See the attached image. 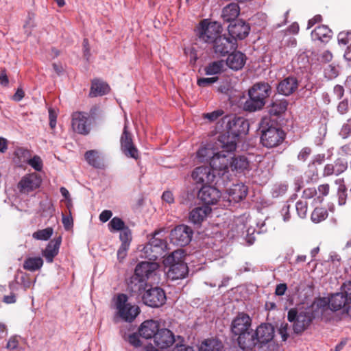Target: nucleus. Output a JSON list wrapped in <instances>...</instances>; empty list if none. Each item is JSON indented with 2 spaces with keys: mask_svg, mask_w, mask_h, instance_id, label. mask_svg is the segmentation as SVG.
Returning <instances> with one entry per match:
<instances>
[{
  "mask_svg": "<svg viewBox=\"0 0 351 351\" xmlns=\"http://www.w3.org/2000/svg\"><path fill=\"white\" fill-rule=\"evenodd\" d=\"M217 128L221 133L219 137V146L227 151L234 152L237 148L238 137L247 134L249 124L244 118L232 114L223 117L218 123Z\"/></svg>",
  "mask_w": 351,
  "mask_h": 351,
  "instance_id": "1",
  "label": "nucleus"
},
{
  "mask_svg": "<svg viewBox=\"0 0 351 351\" xmlns=\"http://www.w3.org/2000/svg\"><path fill=\"white\" fill-rule=\"evenodd\" d=\"M159 265L156 262H141L136 266L134 274L130 278L128 289L135 295H141L149 287L148 280L154 278Z\"/></svg>",
  "mask_w": 351,
  "mask_h": 351,
  "instance_id": "2",
  "label": "nucleus"
},
{
  "mask_svg": "<svg viewBox=\"0 0 351 351\" xmlns=\"http://www.w3.org/2000/svg\"><path fill=\"white\" fill-rule=\"evenodd\" d=\"M274 337V328L270 324H262L254 331L250 337V341L245 350L252 351H271L269 343Z\"/></svg>",
  "mask_w": 351,
  "mask_h": 351,
  "instance_id": "3",
  "label": "nucleus"
},
{
  "mask_svg": "<svg viewBox=\"0 0 351 351\" xmlns=\"http://www.w3.org/2000/svg\"><path fill=\"white\" fill-rule=\"evenodd\" d=\"M251 325L250 317L244 313H239L231 323V332L234 336L238 337V344L243 350H245L247 346L251 342L249 340L252 331Z\"/></svg>",
  "mask_w": 351,
  "mask_h": 351,
  "instance_id": "4",
  "label": "nucleus"
},
{
  "mask_svg": "<svg viewBox=\"0 0 351 351\" xmlns=\"http://www.w3.org/2000/svg\"><path fill=\"white\" fill-rule=\"evenodd\" d=\"M261 142L264 147L273 148L280 145L285 138V132L267 119L262 120L260 125Z\"/></svg>",
  "mask_w": 351,
  "mask_h": 351,
  "instance_id": "5",
  "label": "nucleus"
},
{
  "mask_svg": "<svg viewBox=\"0 0 351 351\" xmlns=\"http://www.w3.org/2000/svg\"><path fill=\"white\" fill-rule=\"evenodd\" d=\"M163 263L166 267H169L167 274L171 280L184 278L188 274V267L184 262L182 250L173 251L165 257Z\"/></svg>",
  "mask_w": 351,
  "mask_h": 351,
  "instance_id": "6",
  "label": "nucleus"
},
{
  "mask_svg": "<svg viewBox=\"0 0 351 351\" xmlns=\"http://www.w3.org/2000/svg\"><path fill=\"white\" fill-rule=\"evenodd\" d=\"M328 306L333 311L343 309L351 315V283L344 282L341 287V291L330 296Z\"/></svg>",
  "mask_w": 351,
  "mask_h": 351,
  "instance_id": "7",
  "label": "nucleus"
},
{
  "mask_svg": "<svg viewBox=\"0 0 351 351\" xmlns=\"http://www.w3.org/2000/svg\"><path fill=\"white\" fill-rule=\"evenodd\" d=\"M221 149V152L213 154L210 158V167L216 177L226 176L228 178L230 158L233 152L227 151L226 149L223 148Z\"/></svg>",
  "mask_w": 351,
  "mask_h": 351,
  "instance_id": "8",
  "label": "nucleus"
},
{
  "mask_svg": "<svg viewBox=\"0 0 351 351\" xmlns=\"http://www.w3.org/2000/svg\"><path fill=\"white\" fill-rule=\"evenodd\" d=\"M222 27L217 21H210L208 19L201 21L196 29V34L200 41L206 43H213L221 34Z\"/></svg>",
  "mask_w": 351,
  "mask_h": 351,
  "instance_id": "9",
  "label": "nucleus"
},
{
  "mask_svg": "<svg viewBox=\"0 0 351 351\" xmlns=\"http://www.w3.org/2000/svg\"><path fill=\"white\" fill-rule=\"evenodd\" d=\"M125 294H119L116 298L115 306L119 316L125 322H132L139 314V308L128 302Z\"/></svg>",
  "mask_w": 351,
  "mask_h": 351,
  "instance_id": "10",
  "label": "nucleus"
},
{
  "mask_svg": "<svg viewBox=\"0 0 351 351\" xmlns=\"http://www.w3.org/2000/svg\"><path fill=\"white\" fill-rule=\"evenodd\" d=\"M142 299L145 305L153 308H158L165 303L167 298L165 291L161 288L148 287L142 295Z\"/></svg>",
  "mask_w": 351,
  "mask_h": 351,
  "instance_id": "11",
  "label": "nucleus"
},
{
  "mask_svg": "<svg viewBox=\"0 0 351 351\" xmlns=\"http://www.w3.org/2000/svg\"><path fill=\"white\" fill-rule=\"evenodd\" d=\"M121 149L127 156L134 159L138 158V149L134 146L132 134L128 132V120L125 117L123 131L120 138Z\"/></svg>",
  "mask_w": 351,
  "mask_h": 351,
  "instance_id": "12",
  "label": "nucleus"
},
{
  "mask_svg": "<svg viewBox=\"0 0 351 351\" xmlns=\"http://www.w3.org/2000/svg\"><path fill=\"white\" fill-rule=\"evenodd\" d=\"M42 178L36 173L23 176L18 183V189L23 194H29L38 190L42 184Z\"/></svg>",
  "mask_w": 351,
  "mask_h": 351,
  "instance_id": "13",
  "label": "nucleus"
},
{
  "mask_svg": "<svg viewBox=\"0 0 351 351\" xmlns=\"http://www.w3.org/2000/svg\"><path fill=\"white\" fill-rule=\"evenodd\" d=\"M193 235L192 229L186 225H179L171 230L170 234L171 241L180 246H185L191 241Z\"/></svg>",
  "mask_w": 351,
  "mask_h": 351,
  "instance_id": "14",
  "label": "nucleus"
},
{
  "mask_svg": "<svg viewBox=\"0 0 351 351\" xmlns=\"http://www.w3.org/2000/svg\"><path fill=\"white\" fill-rule=\"evenodd\" d=\"M72 128L81 134H88L90 132L89 116L86 112H75L72 114Z\"/></svg>",
  "mask_w": 351,
  "mask_h": 351,
  "instance_id": "15",
  "label": "nucleus"
},
{
  "mask_svg": "<svg viewBox=\"0 0 351 351\" xmlns=\"http://www.w3.org/2000/svg\"><path fill=\"white\" fill-rule=\"evenodd\" d=\"M213 43L215 53L221 56H225L237 47V43L233 39L221 34Z\"/></svg>",
  "mask_w": 351,
  "mask_h": 351,
  "instance_id": "16",
  "label": "nucleus"
},
{
  "mask_svg": "<svg viewBox=\"0 0 351 351\" xmlns=\"http://www.w3.org/2000/svg\"><path fill=\"white\" fill-rule=\"evenodd\" d=\"M193 179L199 184H208L215 181L217 178L210 167L201 166L196 167L192 172Z\"/></svg>",
  "mask_w": 351,
  "mask_h": 351,
  "instance_id": "17",
  "label": "nucleus"
},
{
  "mask_svg": "<svg viewBox=\"0 0 351 351\" xmlns=\"http://www.w3.org/2000/svg\"><path fill=\"white\" fill-rule=\"evenodd\" d=\"M175 336L173 332L167 328L158 330L155 334L154 341L158 349H165L170 347L175 342Z\"/></svg>",
  "mask_w": 351,
  "mask_h": 351,
  "instance_id": "18",
  "label": "nucleus"
},
{
  "mask_svg": "<svg viewBox=\"0 0 351 351\" xmlns=\"http://www.w3.org/2000/svg\"><path fill=\"white\" fill-rule=\"evenodd\" d=\"M220 197V191L210 186L204 185L198 192V198L207 205L217 204Z\"/></svg>",
  "mask_w": 351,
  "mask_h": 351,
  "instance_id": "19",
  "label": "nucleus"
},
{
  "mask_svg": "<svg viewBox=\"0 0 351 351\" xmlns=\"http://www.w3.org/2000/svg\"><path fill=\"white\" fill-rule=\"evenodd\" d=\"M250 30L249 25L243 21H238L228 26V33L234 42L237 39H244L249 34Z\"/></svg>",
  "mask_w": 351,
  "mask_h": 351,
  "instance_id": "20",
  "label": "nucleus"
},
{
  "mask_svg": "<svg viewBox=\"0 0 351 351\" xmlns=\"http://www.w3.org/2000/svg\"><path fill=\"white\" fill-rule=\"evenodd\" d=\"M348 168V162L343 158H337L334 163L325 165L323 176L324 177L330 176H339L343 173Z\"/></svg>",
  "mask_w": 351,
  "mask_h": 351,
  "instance_id": "21",
  "label": "nucleus"
},
{
  "mask_svg": "<svg viewBox=\"0 0 351 351\" xmlns=\"http://www.w3.org/2000/svg\"><path fill=\"white\" fill-rule=\"evenodd\" d=\"M119 239L121 244L117 250V258L121 261L126 257L132 241V232L129 228L120 232Z\"/></svg>",
  "mask_w": 351,
  "mask_h": 351,
  "instance_id": "22",
  "label": "nucleus"
},
{
  "mask_svg": "<svg viewBox=\"0 0 351 351\" xmlns=\"http://www.w3.org/2000/svg\"><path fill=\"white\" fill-rule=\"evenodd\" d=\"M247 194V187L242 183L233 184L228 190V200L230 202H239Z\"/></svg>",
  "mask_w": 351,
  "mask_h": 351,
  "instance_id": "23",
  "label": "nucleus"
},
{
  "mask_svg": "<svg viewBox=\"0 0 351 351\" xmlns=\"http://www.w3.org/2000/svg\"><path fill=\"white\" fill-rule=\"evenodd\" d=\"M298 80L293 77H288L278 84L277 90L279 94L289 96L298 88Z\"/></svg>",
  "mask_w": 351,
  "mask_h": 351,
  "instance_id": "24",
  "label": "nucleus"
},
{
  "mask_svg": "<svg viewBox=\"0 0 351 351\" xmlns=\"http://www.w3.org/2000/svg\"><path fill=\"white\" fill-rule=\"evenodd\" d=\"M245 55L240 51L232 52L227 58L226 65L232 70L238 71L245 65Z\"/></svg>",
  "mask_w": 351,
  "mask_h": 351,
  "instance_id": "25",
  "label": "nucleus"
},
{
  "mask_svg": "<svg viewBox=\"0 0 351 351\" xmlns=\"http://www.w3.org/2000/svg\"><path fill=\"white\" fill-rule=\"evenodd\" d=\"M159 330V323L154 320H147L142 323L139 334L145 339L154 338L155 334Z\"/></svg>",
  "mask_w": 351,
  "mask_h": 351,
  "instance_id": "26",
  "label": "nucleus"
},
{
  "mask_svg": "<svg viewBox=\"0 0 351 351\" xmlns=\"http://www.w3.org/2000/svg\"><path fill=\"white\" fill-rule=\"evenodd\" d=\"M211 213V208L204 205L193 208L189 214V220L194 224H200Z\"/></svg>",
  "mask_w": 351,
  "mask_h": 351,
  "instance_id": "27",
  "label": "nucleus"
},
{
  "mask_svg": "<svg viewBox=\"0 0 351 351\" xmlns=\"http://www.w3.org/2000/svg\"><path fill=\"white\" fill-rule=\"evenodd\" d=\"M166 252H164L162 248L154 247L148 245L143 246L141 250V257L147 258L151 262H156L155 261L165 257Z\"/></svg>",
  "mask_w": 351,
  "mask_h": 351,
  "instance_id": "28",
  "label": "nucleus"
},
{
  "mask_svg": "<svg viewBox=\"0 0 351 351\" xmlns=\"http://www.w3.org/2000/svg\"><path fill=\"white\" fill-rule=\"evenodd\" d=\"M62 238L61 237H58L51 240L47 244L45 250L43 252V256L45 258L47 262H53L54 257L58 254Z\"/></svg>",
  "mask_w": 351,
  "mask_h": 351,
  "instance_id": "29",
  "label": "nucleus"
},
{
  "mask_svg": "<svg viewBox=\"0 0 351 351\" xmlns=\"http://www.w3.org/2000/svg\"><path fill=\"white\" fill-rule=\"evenodd\" d=\"M270 86L267 83L260 82L255 84L249 90V95H253L254 98H258L263 101L269 95Z\"/></svg>",
  "mask_w": 351,
  "mask_h": 351,
  "instance_id": "30",
  "label": "nucleus"
},
{
  "mask_svg": "<svg viewBox=\"0 0 351 351\" xmlns=\"http://www.w3.org/2000/svg\"><path fill=\"white\" fill-rule=\"evenodd\" d=\"M250 162L244 156H232L230 158V169L233 172L241 173L249 169Z\"/></svg>",
  "mask_w": 351,
  "mask_h": 351,
  "instance_id": "31",
  "label": "nucleus"
},
{
  "mask_svg": "<svg viewBox=\"0 0 351 351\" xmlns=\"http://www.w3.org/2000/svg\"><path fill=\"white\" fill-rule=\"evenodd\" d=\"M110 91V86L104 81L100 80H94L92 82L90 90V97H98L107 94Z\"/></svg>",
  "mask_w": 351,
  "mask_h": 351,
  "instance_id": "32",
  "label": "nucleus"
},
{
  "mask_svg": "<svg viewBox=\"0 0 351 351\" xmlns=\"http://www.w3.org/2000/svg\"><path fill=\"white\" fill-rule=\"evenodd\" d=\"M240 14V8L236 3H230L222 10L221 16L224 21L230 22L236 19Z\"/></svg>",
  "mask_w": 351,
  "mask_h": 351,
  "instance_id": "33",
  "label": "nucleus"
},
{
  "mask_svg": "<svg viewBox=\"0 0 351 351\" xmlns=\"http://www.w3.org/2000/svg\"><path fill=\"white\" fill-rule=\"evenodd\" d=\"M31 153L28 149L23 147L17 148L14 154V162L17 167L23 168L27 165Z\"/></svg>",
  "mask_w": 351,
  "mask_h": 351,
  "instance_id": "34",
  "label": "nucleus"
},
{
  "mask_svg": "<svg viewBox=\"0 0 351 351\" xmlns=\"http://www.w3.org/2000/svg\"><path fill=\"white\" fill-rule=\"evenodd\" d=\"M331 37V30L326 25H319L311 32L313 40L327 42Z\"/></svg>",
  "mask_w": 351,
  "mask_h": 351,
  "instance_id": "35",
  "label": "nucleus"
},
{
  "mask_svg": "<svg viewBox=\"0 0 351 351\" xmlns=\"http://www.w3.org/2000/svg\"><path fill=\"white\" fill-rule=\"evenodd\" d=\"M311 322V319L308 313H300L293 324L294 332L297 334L302 332L308 327Z\"/></svg>",
  "mask_w": 351,
  "mask_h": 351,
  "instance_id": "36",
  "label": "nucleus"
},
{
  "mask_svg": "<svg viewBox=\"0 0 351 351\" xmlns=\"http://www.w3.org/2000/svg\"><path fill=\"white\" fill-rule=\"evenodd\" d=\"M84 158L87 163L96 169H104V165L100 159L99 152L93 149L87 151L84 154Z\"/></svg>",
  "mask_w": 351,
  "mask_h": 351,
  "instance_id": "37",
  "label": "nucleus"
},
{
  "mask_svg": "<svg viewBox=\"0 0 351 351\" xmlns=\"http://www.w3.org/2000/svg\"><path fill=\"white\" fill-rule=\"evenodd\" d=\"M288 102L287 99H276L269 107V113L273 116H279L287 109Z\"/></svg>",
  "mask_w": 351,
  "mask_h": 351,
  "instance_id": "38",
  "label": "nucleus"
},
{
  "mask_svg": "<svg viewBox=\"0 0 351 351\" xmlns=\"http://www.w3.org/2000/svg\"><path fill=\"white\" fill-rule=\"evenodd\" d=\"M226 64L223 60H217L209 63L204 69L206 75H215L221 73L225 70Z\"/></svg>",
  "mask_w": 351,
  "mask_h": 351,
  "instance_id": "39",
  "label": "nucleus"
},
{
  "mask_svg": "<svg viewBox=\"0 0 351 351\" xmlns=\"http://www.w3.org/2000/svg\"><path fill=\"white\" fill-rule=\"evenodd\" d=\"M162 232V230H155L152 234V237L146 245L153 246L154 247L162 248L164 252H166L167 250V241L162 238L158 237Z\"/></svg>",
  "mask_w": 351,
  "mask_h": 351,
  "instance_id": "40",
  "label": "nucleus"
},
{
  "mask_svg": "<svg viewBox=\"0 0 351 351\" xmlns=\"http://www.w3.org/2000/svg\"><path fill=\"white\" fill-rule=\"evenodd\" d=\"M222 343L217 339H208L200 345L199 351H221Z\"/></svg>",
  "mask_w": 351,
  "mask_h": 351,
  "instance_id": "41",
  "label": "nucleus"
},
{
  "mask_svg": "<svg viewBox=\"0 0 351 351\" xmlns=\"http://www.w3.org/2000/svg\"><path fill=\"white\" fill-rule=\"evenodd\" d=\"M43 265V260L40 257H28L23 263V268L29 271L40 269Z\"/></svg>",
  "mask_w": 351,
  "mask_h": 351,
  "instance_id": "42",
  "label": "nucleus"
},
{
  "mask_svg": "<svg viewBox=\"0 0 351 351\" xmlns=\"http://www.w3.org/2000/svg\"><path fill=\"white\" fill-rule=\"evenodd\" d=\"M265 104V101H261L253 95H249V99L244 104V109L247 111L254 112L261 109Z\"/></svg>",
  "mask_w": 351,
  "mask_h": 351,
  "instance_id": "43",
  "label": "nucleus"
},
{
  "mask_svg": "<svg viewBox=\"0 0 351 351\" xmlns=\"http://www.w3.org/2000/svg\"><path fill=\"white\" fill-rule=\"evenodd\" d=\"M311 217L313 222L318 223L328 217V212L324 208H315Z\"/></svg>",
  "mask_w": 351,
  "mask_h": 351,
  "instance_id": "44",
  "label": "nucleus"
},
{
  "mask_svg": "<svg viewBox=\"0 0 351 351\" xmlns=\"http://www.w3.org/2000/svg\"><path fill=\"white\" fill-rule=\"evenodd\" d=\"M53 230L51 227L39 230L33 233L32 237L36 240L47 241L52 236Z\"/></svg>",
  "mask_w": 351,
  "mask_h": 351,
  "instance_id": "45",
  "label": "nucleus"
},
{
  "mask_svg": "<svg viewBox=\"0 0 351 351\" xmlns=\"http://www.w3.org/2000/svg\"><path fill=\"white\" fill-rule=\"evenodd\" d=\"M109 230L110 232L115 231H123L125 228H128L125 226L124 221L119 217H113L110 223H108Z\"/></svg>",
  "mask_w": 351,
  "mask_h": 351,
  "instance_id": "46",
  "label": "nucleus"
},
{
  "mask_svg": "<svg viewBox=\"0 0 351 351\" xmlns=\"http://www.w3.org/2000/svg\"><path fill=\"white\" fill-rule=\"evenodd\" d=\"M27 165H29L36 171H41L43 168V160L38 155H34L33 157L31 155Z\"/></svg>",
  "mask_w": 351,
  "mask_h": 351,
  "instance_id": "47",
  "label": "nucleus"
},
{
  "mask_svg": "<svg viewBox=\"0 0 351 351\" xmlns=\"http://www.w3.org/2000/svg\"><path fill=\"white\" fill-rule=\"evenodd\" d=\"M339 45L346 46L351 45V32H341L337 36Z\"/></svg>",
  "mask_w": 351,
  "mask_h": 351,
  "instance_id": "48",
  "label": "nucleus"
},
{
  "mask_svg": "<svg viewBox=\"0 0 351 351\" xmlns=\"http://www.w3.org/2000/svg\"><path fill=\"white\" fill-rule=\"evenodd\" d=\"M339 74V69L336 65L333 64H328L324 69L325 77L329 80L335 78Z\"/></svg>",
  "mask_w": 351,
  "mask_h": 351,
  "instance_id": "49",
  "label": "nucleus"
},
{
  "mask_svg": "<svg viewBox=\"0 0 351 351\" xmlns=\"http://www.w3.org/2000/svg\"><path fill=\"white\" fill-rule=\"evenodd\" d=\"M213 152L210 149L207 147H202L197 152V157L202 161H206L210 159Z\"/></svg>",
  "mask_w": 351,
  "mask_h": 351,
  "instance_id": "50",
  "label": "nucleus"
},
{
  "mask_svg": "<svg viewBox=\"0 0 351 351\" xmlns=\"http://www.w3.org/2000/svg\"><path fill=\"white\" fill-rule=\"evenodd\" d=\"M295 209L298 216L304 219L307 214V203L304 201H298L295 204Z\"/></svg>",
  "mask_w": 351,
  "mask_h": 351,
  "instance_id": "51",
  "label": "nucleus"
},
{
  "mask_svg": "<svg viewBox=\"0 0 351 351\" xmlns=\"http://www.w3.org/2000/svg\"><path fill=\"white\" fill-rule=\"evenodd\" d=\"M34 15L33 14L29 13L27 15V19L23 25L25 32L27 35L31 34L32 29L34 27Z\"/></svg>",
  "mask_w": 351,
  "mask_h": 351,
  "instance_id": "52",
  "label": "nucleus"
},
{
  "mask_svg": "<svg viewBox=\"0 0 351 351\" xmlns=\"http://www.w3.org/2000/svg\"><path fill=\"white\" fill-rule=\"evenodd\" d=\"M218 80V77L216 76L211 77H202L197 80V84L199 86L206 87L216 82Z\"/></svg>",
  "mask_w": 351,
  "mask_h": 351,
  "instance_id": "53",
  "label": "nucleus"
},
{
  "mask_svg": "<svg viewBox=\"0 0 351 351\" xmlns=\"http://www.w3.org/2000/svg\"><path fill=\"white\" fill-rule=\"evenodd\" d=\"M289 209H290V205L287 202L284 203L280 209V215L282 216V220L285 222L289 221L291 219Z\"/></svg>",
  "mask_w": 351,
  "mask_h": 351,
  "instance_id": "54",
  "label": "nucleus"
},
{
  "mask_svg": "<svg viewBox=\"0 0 351 351\" xmlns=\"http://www.w3.org/2000/svg\"><path fill=\"white\" fill-rule=\"evenodd\" d=\"M340 135L343 138H346L351 135V122L350 119L343 125L340 131Z\"/></svg>",
  "mask_w": 351,
  "mask_h": 351,
  "instance_id": "55",
  "label": "nucleus"
},
{
  "mask_svg": "<svg viewBox=\"0 0 351 351\" xmlns=\"http://www.w3.org/2000/svg\"><path fill=\"white\" fill-rule=\"evenodd\" d=\"M317 192L319 193V196L317 199L319 202H322L323 200V197L326 196L329 193V185L328 184H321L318 186Z\"/></svg>",
  "mask_w": 351,
  "mask_h": 351,
  "instance_id": "56",
  "label": "nucleus"
},
{
  "mask_svg": "<svg viewBox=\"0 0 351 351\" xmlns=\"http://www.w3.org/2000/svg\"><path fill=\"white\" fill-rule=\"evenodd\" d=\"M312 150L310 147H306L302 148L298 155V160L305 162L311 154Z\"/></svg>",
  "mask_w": 351,
  "mask_h": 351,
  "instance_id": "57",
  "label": "nucleus"
},
{
  "mask_svg": "<svg viewBox=\"0 0 351 351\" xmlns=\"http://www.w3.org/2000/svg\"><path fill=\"white\" fill-rule=\"evenodd\" d=\"M20 337L17 335L12 336L6 345V348L9 350H14L18 347Z\"/></svg>",
  "mask_w": 351,
  "mask_h": 351,
  "instance_id": "58",
  "label": "nucleus"
},
{
  "mask_svg": "<svg viewBox=\"0 0 351 351\" xmlns=\"http://www.w3.org/2000/svg\"><path fill=\"white\" fill-rule=\"evenodd\" d=\"M223 110H217L210 113L204 114V118L209 120L210 121H213L217 120L220 116L223 114Z\"/></svg>",
  "mask_w": 351,
  "mask_h": 351,
  "instance_id": "59",
  "label": "nucleus"
},
{
  "mask_svg": "<svg viewBox=\"0 0 351 351\" xmlns=\"http://www.w3.org/2000/svg\"><path fill=\"white\" fill-rule=\"evenodd\" d=\"M179 339H181L176 346L173 348L172 351H193L192 348L186 347L184 344L182 343L184 339L180 336H178Z\"/></svg>",
  "mask_w": 351,
  "mask_h": 351,
  "instance_id": "60",
  "label": "nucleus"
},
{
  "mask_svg": "<svg viewBox=\"0 0 351 351\" xmlns=\"http://www.w3.org/2000/svg\"><path fill=\"white\" fill-rule=\"evenodd\" d=\"M339 154L341 156L350 157L351 156V143L346 144L339 150Z\"/></svg>",
  "mask_w": 351,
  "mask_h": 351,
  "instance_id": "61",
  "label": "nucleus"
},
{
  "mask_svg": "<svg viewBox=\"0 0 351 351\" xmlns=\"http://www.w3.org/2000/svg\"><path fill=\"white\" fill-rule=\"evenodd\" d=\"M60 191L62 194V195L65 198L66 201V206L68 208H70V206H72V202L70 197V193L69 191L65 187H61L60 189Z\"/></svg>",
  "mask_w": 351,
  "mask_h": 351,
  "instance_id": "62",
  "label": "nucleus"
},
{
  "mask_svg": "<svg viewBox=\"0 0 351 351\" xmlns=\"http://www.w3.org/2000/svg\"><path fill=\"white\" fill-rule=\"evenodd\" d=\"M128 341L131 345L134 346V347L137 348L141 346L140 338L138 336V335L135 333L129 335Z\"/></svg>",
  "mask_w": 351,
  "mask_h": 351,
  "instance_id": "63",
  "label": "nucleus"
},
{
  "mask_svg": "<svg viewBox=\"0 0 351 351\" xmlns=\"http://www.w3.org/2000/svg\"><path fill=\"white\" fill-rule=\"evenodd\" d=\"M112 216V213L110 210H104L99 215V220L103 222H107Z\"/></svg>",
  "mask_w": 351,
  "mask_h": 351,
  "instance_id": "64",
  "label": "nucleus"
}]
</instances>
